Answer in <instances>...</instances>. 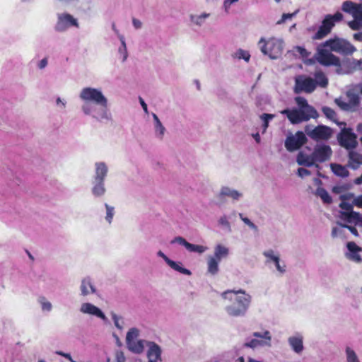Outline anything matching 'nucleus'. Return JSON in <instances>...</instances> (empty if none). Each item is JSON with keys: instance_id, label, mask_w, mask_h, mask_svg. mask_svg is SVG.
Listing matches in <instances>:
<instances>
[{"instance_id": "52", "label": "nucleus", "mask_w": 362, "mask_h": 362, "mask_svg": "<svg viewBox=\"0 0 362 362\" xmlns=\"http://www.w3.org/2000/svg\"><path fill=\"white\" fill-rule=\"evenodd\" d=\"M240 218L243 221V223L247 225L250 228L257 231L258 230L257 226L252 223L248 218L245 217L243 214H239Z\"/></svg>"}, {"instance_id": "48", "label": "nucleus", "mask_w": 362, "mask_h": 362, "mask_svg": "<svg viewBox=\"0 0 362 362\" xmlns=\"http://www.w3.org/2000/svg\"><path fill=\"white\" fill-rule=\"evenodd\" d=\"M121 46L119 47L118 52L122 56V61L124 62L127 58V50L124 37H120Z\"/></svg>"}, {"instance_id": "17", "label": "nucleus", "mask_w": 362, "mask_h": 362, "mask_svg": "<svg viewBox=\"0 0 362 362\" xmlns=\"http://www.w3.org/2000/svg\"><path fill=\"white\" fill-rule=\"evenodd\" d=\"M79 310L83 314L96 317L104 322L107 320V317L101 309L90 303H83L80 306Z\"/></svg>"}, {"instance_id": "3", "label": "nucleus", "mask_w": 362, "mask_h": 362, "mask_svg": "<svg viewBox=\"0 0 362 362\" xmlns=\"http://www.w3.org/2000/svg\"><path fill=\"white\" fill-rule=\"evenodd\" d=\"M223 298L231 303L226 306V312L230 317H243L247 313L252 301V296L243 289L228 290L221 293Z\"/></svg>"}, {"instance_id": "2", "label": "nucleus", "mask_w": 362, "mask_h": 362, "mask_svg": "<svg viewBox=\"0 0 362 362\" xmlns=\"http://www.w3.org/2000/svg\"><path fill=\"white\" fill-rule=\"evenodd\" d=\"M356 50L355 47L349 41L342 38L335 37L329 39L319 45L314 58L322 66L340 67L341 62L339 58L333 54L332 52L343 55H350Z\"/></svg>"}, {"instance_id": "58", "label": "nucleus", "mask_w": 362, "mask_h": 362, "mask_svg": "<svg viewBox=\"0 0 362 362\" xmlns=\"http://www.w3.org/2000/svg\"><path fill=\"white\" fill-rule=\"evenodd\" d=\"M309 175H310V172L305 168H300L298 170V175L300 177H304Z\"/></svg>"}, {"instance_id": "31", "label": "nucleus", "mask_w": 362, "mask_h": 362, "mask_svg": "<svg viewBox=\"0 0 362 362\" xmlns=\"http://www.w3.org/2000/svg\"><path fill=\"white\" fill-rule=\"evenodd\" d=\"M230 254L229 248L222 244H217L214 247V258H216L221 261L222 259H226Z\"/></svg>"}, {"instance_id": "7", "label": "nucleus", "mask_w": 362, "mask_h": 362, "mask_svg": "<svg viewBox=\"0 0 362 362\" xmlns=\"http://www.w3.org/2000/svg\"><path fill=\"white\" fill-rule=\"evenodd\" d=\"M79 28L78 18L67 12L57 13V21L54 27L57 33H62L66 32L69 28Z\"/></svg>"}, {"instance_id": "9", "label": "nucleus", "mask_w": 362, "mask_h": 362, "mask_svg": "<svg viewBox=\"0 0 362 362\" xmlns=\"http://www.w3.org/2000/svg\"><path fill=\"white\" fill-rule=\"evenodd\" d=\"M305 132L310 139L315 141H327L333 134V130L325 125H318L315 127L308 125L305 128Z\"/></svg>"}, {"instance_id": "54", "label": "nucleus", "mask_w": 362, "mask_h": 362, "mask_svg": "<svg viewBox=\"0 0 362 362\" xmlns=\"http://www.w3.org/2000/svg\"><path fill=\"white\" fill-rule=\"evenodd\" d=\"M298 13V11L292 13H284L281 16V18L277 21V24H282L284 22H286L287 20L291 19L293 17H294Z\"/></svg>"}, {"instance_id": "21", "label": "nucleus", "mask_w": 362, "mask_h": 362, "mask_svg": "<svg viewBox=\"0 0 362 362\" xmlns=\"http://www.w3.org/2000/svg\"><path fill=\"white\" fill-rule=\"evenodd\" d=\"M148 349L147 351L148 362H160L161 359V349L153 341L147 342Z\"/></svg>"}, {"instance_id": "51", "label": "nucleus", "mask_w": 362, "mask_h": 362, "mask_svg": "<svg viewBox=\"0 0 362 362\" xmlns=\"http://www.w3.org/2000/svg\"><path fill=\"white\" fill-rule=\"evenodd\" d=\"M57 108L60 111H64L66 108L67 101L64 98L57 97L55 100Z\"/></svg>"}, {"instance_id": "6", "label": "nucleus", "mask_w": 362, "mask_h": 362, "mask_svg": "<svg viewBox=\"0 0 362 362\" xmlns=\"http://www.w3.org/2000/svg\"><path fill=\"white\" fill-rule=\"evenodd\" d=\"M140 330L136 327H132L129 329L126 335V344L127 349L132 353L141 354L144 351L146 341L139 339Z\"/></svg>"}, {"instance_id": "53", "label": "nucleus", "mask_w": 362, "mask_h": 362, "mask_svg": "<svg viewBox=\"0 0 362 362\" xmlns=\"http://www.w3.org/2000/svg\"><path fill=\"white\" fill-rule=\"evenodd\" d=\"M238 1L239 0H223V9L226 13H229L231 6L238 2Z\"/></svg>"}, {"instance_id": "62", "label": "nucleus", "mask_w": 362, "mask_h": 362, "mask_svg": "<svg viewBox=\"0 0 362 362\" xmlns=\"http://www.w3.org/2000/svg\"><path fill=\"white\" fill-rule=\"evenodd\" d=\"M139 103H140V104H141V105L142 107V109L144 111V112L146 114H148V110L147 104L145 103V101L141 97L139 98Z\"/></svg>"}, {"instance_id": "59", "label": "nucleus", "mask_w": 362, "mask_h": 362, "mask_svg": "<svg viewBox=\"0 0 362 362\" xmlns=\"http://www.w3.org/2000/svg\"><path fill=\"white\" fill-rule=\"evenodd\" d=\"M353 204L359 208H362V195L355 197L353 200Z\"/></svg>"}, {"instance_id": "4", "label": "nucleus", "mask_w": 362, "mask_h": 362, "mask_svg": "<svg viewBox=\"0 0 362 362\" xmlns=\"http://www.w3.org/2000/svg\"><path fill=\"white\" fill-rule=\"evenodd\" d=\"M284 40L276 37H272L267 40L261 37L258 42V47L261 52L271 59L280 58L284 52Z\"/></svg>"}, {"instance_id": "33", "label": "nucleus", "mask_w": 362, "mask_h": 362, "mask_svg": "<svg viewBox=\"0 0 362 362\" xmlns=\"http://www.w3.org/2000/svg\"><path fill=\"white\" fill-rule=\"evenodd\" d=\"M361 164H362V155L351 151L349 153V166L352 169H357Z\"/></svg>"}, {"instance_id": "22", "label": "nucleus", "mask_w": 362, "mask_h": 362, "mask_svg": "<svg viewBox=\"0 0 362 362\" xmlns=\"http://www.w3.org/2000/svg\"><path fill=\"white\" fill-rule=\"evenodd\" d=\"M219 196L221 197H228L233 202H238L243 197V193L232 187L223 186L220 189Z\"/></svg>"}, {"instance_id": "19", "label": "nucleus", "mask_w": 362, "mask_h": 362, "mask_svg": "<svg viewBox=\"0 0 362 362\" xmlns=\"http://www.w3.org/2000/svg\"><path fill=\"white\" fill-rule=\"evenodd\" d=\"M79 290L80 295L83 297L97 294L98 293V290L92 279L89 276L84 277L81 279Z\"/></svg>"}, {"instance_id": "45", "label": "nucleus", "mask_w": 362, "mask_h": 362, "mask_svg": "<svg viewBox=\"0 0 362 362\" xmlns=\"http://www.w3.org/2000/svg\"><path fill=\"white\" fill-rule=\"evenodd\" d=\"M105 207L106 209L105 221L111 224L115 215V207L107 204H105Z\"/></svg>"}, {"instance_id": "40", "label": "nucleus", "mask_w": 362, "mask_h": 362, "mask_svg": "<svg viewBox=\"0 0 362 362\" xmlns=\"http://www.w3.org/2000/svg\"><path fill=\"white\" fill-rule=\"evenodd\" d=\"M354 197V194H345V195H341L340 197L341 199L343 200V202H341L339 204V207L344 210V211H353V203L352 204H349V202H344V200L346 199H349L351 198H353Z\"/></svg>"}, {"instance_id": "8", "label": "nucleus", "mask_w": 362, "mask_h": 362, "mask_svg": "<svg viewBox=\"0 0 362 362\" xmlns=\"http://www.w3.org/2000/svg\"><path fill=\"white\" fill-rule=\"evenodd\" d=\"M343 15L340 12H337L334 15H327L323 19L318 30L313 37L314 40H320L330 33L335 23L342 20Z\"/></svg>"}, {"instance_id": "23", "label": "nucleus", "mask_w": 362, "mask_h": 362, "mask_svg": "<svg viewBox=\"0 0 362 362\" xmlns=\"http://www.w3.org/2000/svg\"><path fill=\"white\" fill-rule=\"evenodd\" d=\"M288 342L296 354H300L303 350V337L301 334L297 333L296 334L290 337L288 339Z\"/></svg>"}, {"instance_id": "10", "label": "nucleus", "mask_w": 362, "mask_h": 362, "mask_svg": "<svg viewBox=\"0 0 362 362\" xmlns=\"http://www.w3.org/2000/svg\"><path fill=\"white\" fill-rule=\"evenodd\" d=\"M339 127H344L337 136V140L342 147L346 149L354 148L357 145L356 136L351 128H346L344 122H337Z\"/></svg>"}, {"instance_id": "30", "label": "nucleus", "mask_w": 362, "mask_h": 362, "mask_svg": "<svg viewBox=\"0 0 362 362\" xmlns=\"http://www.w3.org/2000/svg\"><path fill=\"white\" fill-rule=\"evenodd\" d=\"M298 110L303 122L308 121L310 118H316L318 116L317 112L310 105Z\"/></svg>"}, {"instance_id": "1", "label": "nucleus", "mask_w": 362, "mask_h": 362, "mask_svg": "<svg viewBox=\"0 0 362 362\" xmlns=\"http://www.w3.org/2000/svg\"><path fill=\"white\" fill-rule=\"evenodd\" d=\"M78 98L83 103L81 110L98 122L110 121L112 115L108 110V100L100 88L86 86L81 88Z\"/></svg>"}, {"instance_id": "39", "label": "nucleus", "mask_w": 362, "mask_h": 362, "mask_svg": "<svg viewBox=\"0 0 362 362\" xmlns=\"http://www.w3.org/2000/svg\"><path fill=\"white\" fill-rule=\"evenodd\" d=\"M244 346L247 347V348H251V349H255L257 347H263V346L270 347L271 345L267 344L266 341L264 342L261 339H258L255 338V339H251L249 341L245 342L244 344Z\"/></svg>"}, {"instance_id": "28", "label": "nucleus", "mask_w": 362, "mask_h": 362, "mask_svg": "<svg viewBox=\"0 0 362 362\" xmlns=\"http://www.w3.org/2000/svg\"><path fill=\"white\" fill-rule=\"evenodd\" d=\"M296 162L298 165L306 167H311L315 163L313 156V153L310 155H307L302 151L298 153L296 158Z\"/></svg>"}, {"instance_id": "50", "label": "nucleus", "mask_w": 362, "mask_h": 362, "mask_svg": "<svg viewBox=\"0 0 362 362\" xmlns=\"http://www.w3.org/2000/svg\"><path fill=\"white\" fill-rule=\"evenodd\" d=\"M111 315H112V318L114 322L115 326L120 330L122 329L124 327L123 319L121 317L116 315L115 313H112Z\"/></svg>"}, {"instance_id": "35", "label": "nucleus", "mask_w": 362, "mask_h": 362, "mask_svg": "<svg viewBox=\"0 0 362 362\" xmlns=\"http://www.w3.org/2000/svg\"><path fill=\"white\" fill-rule=\"evenodd\" d=\"M331 169L334 175L341 177H346L349 174L347 168L339 164H331Z\"/></svg>"}, {"instance_id": "64", "label": "nucleus", "mask_w": 362, "mask_h": 362, "mask_svg": "<svg viewBox=\"0 0 362 362\" xmlns=\"http://www.w3.org/2000/svg\"><path fill=\"white\" fill-rule=\"evenodd\" d=\"M346 228L350 230V232L355 236H358V233L356 228L346 225Z\"/></svg>"}, {"instance_id": "32", "label": "nucleus", "mask_w": 362, "mask_h": 362, "mask_svg": "<svg viewBox=\"0 0 362 362\" xmlns=\"http://www.w3.org/2000/svg\"><path fill=\"white\" fill-rule=\"evenodd\" d=\"M221 261L210 255L207 258V272L211 275H216L219 271V263Z\"/></svg>"}, {"instance_id": "49", "label": "nucleus", "mask_w": 362, "mask_h": 362, "mask_svg": "<svg viewBox=\"0 0 362 362\" xmlns=\"http://www.w3.org/2000/svg\"><path fill=\"white\" fill-rule=\"evenodd\" d=\"M327 118L337 122L336 112L329 107H323L322 109Z\"/></svg>"}, {"instance_id": "5", "label": "nucleus", "mask_w": 362, "mask_h": 362, "mask_svg": "<svg viewBox=\"0 0 362 362\" xmlns=\"http://www.w3.org/2000/svg\"><path fill=\"white\" fill-rule=\"evenodd\" d=\"M343 11L351 14L354 20L349 22V26L354 30L362 28V3L356 4L351 1H346L341 7Z\"/></svg>"}, {"instance_id": "20", "label": "nucleus", "mask_w": 362, "mask_h": 362, "mask_svg": "<svg viewBox=\"0 0 362 362\" xmlns=\"http://www.w3.org/2000/svg\"><path fill=\"white\" fill-rule=\"evenodd\" d=\"M157 256L161 257L165 262V263L175 271L187 276L192 274V272L189 269H185L182 267V264L181 262H175L170 259L161 250L157 252Z\"/></svg>"}, {"instance_id": "41", "label": "nucleus", "mask_w": 362, "mask_h": 362, "mask_svg": "<svg viewBox=\"0 0 362 362\" xmlns=\"http://www.w3.org/2000/svg\"><path fill=\"white\" fill-rule=\"evenodd\" d=\"M359 213L354 211L341 212L340 218L349 223L354 222L356 217H358Z\"/></svg>"}, {"instance_id": "16", "label": "nucleus", "mask_w": 362, "mask_h": 362, "mask_svg": "<svg viewBox=\"0 0 362 362\" xmlns=\"http://www.w3.org/2000/svg\"><path fill=\"white\" fill-rule=\"evenodd\" d=\"M362 248L358 246L354 242H349L346 244V251L344 253L346 258L355 263H361L362 257L361 252Z\"/></svg>"}, {"instance_id": "43", "label": "nucleus", "mask_w": 362, "mask_h": 362, "mask_svg": "<svg viewBox=\"0 0 362 362\" xmlns=\"http://www.w3.org/2000/svg\"><path fill=\"white\" fill-rule=\"evenodd\" d=\"M345 353L347 362H360L356 352L351 347L346 346Z\"/></svg>"}, {"instance_id": "15", "label": "nucleus", "mask_w": 362, "mask_h": 362, "mask_svg": "<svg viewBox=\"0 0 362 362\" xmlns=\"http://www.w3.org/2000/svg\"><path fill=\"white\" fill-rule=\"evenodd\" d=\"M332 154V151L330 146L326 144H317L313 151L315 163H323L328 160Z\"/></svg>"}, {"instance_id": "57", "label": "nucleus", "mask_w": 362, "mask_h": 362, "mask_svg": "<svg viewBox=\"0 0 362 362\" xmlns=\"http://www.w3.org/2000/svg\"><path fill=\"white\" fill-rule=\"evenodd\" d=\"M115 357H116V361L117 362H125V361H126L124 354L121 351H117L116 352Z\"/></svg>"}, {"instance_id": "18", "label": "nucleus", "mask_w": 362, "mask_h": 362, "mask_svg": "<svg viewBox=\"0 0 362 362\" xmlns=\"http://www.w3.org/2000/svg\"><path fill=\"white\" fill-rule=\"evenodd\" d=\"M170 243H177L184 246L189 252H196L198 254H202L208 250V247L206 246L189 243L181 236L175 237L173 240H171Z\"/></svg>"}, {"instance_id": "61", "label": "nucleus", "mask_w": 362, "mask_h": 362, "mask_svg": "<svg viewBox=\"0 0 362 362\" xmlns=\"http://www.w3.org/2000/svg\"><path fill=\"white\" fill-rule=\"evenodd\" d=\"M47 59L44 58L39 62L37 66L40 69H43L47 66Z\"/></svg>"}, {"instance_id": "47", "label": "nucleus", "mask_w": 362, "mask_h": 362, "mask_svg": "<svg viewBox=\"0 0 362 362\" xmlns=\"http://www.w3.org/2000/svg\"><path fill=\"white\" fill-rule=\"evenodd\" d=\"M235 57L238 59H244L245 62H248L250 59V54L248 51L239 49L235 53Z\"/></svg>"}, {"instance_id": "56", "label": "nucleus", "mask_w": 362, "mask_h": 362, "mask_svg": "<svg viewBox=\"0 0 362 362\" xmlns=\"http://www.w3.org/2000/svg\"><path fill=\"white\" fill-rule=\"evenodd\" d=\"M295 49L302 57H308L310 54L304 47L300 46L296 47Z\"/></svg>"}, {"instance_id": "29", "label": "nucleus", "mask_w": 362, "mask_h": 362, "mask_svg": "<svg viewBox=\"0 0 362 362\" xmlns=\"http://www.w3.org/2000/svg\"><path fill=\"white\" fill-rule=\"evenodd\" d=\"M91 192H92L93 195L95 197H103L106 192L105 181L93 180Z\"/></svg>"}, {"instance_id": "44", "label": "nucleus", "mask_w": 362, "mask_h": 362, "mask_svg": "<svg viewBox=\"0 0 362 362\" xmlns=\"http://www.w3.org/2000/svg\"><path fill=\"white\" fill-rule=\"evenodd\" d=\"M218 224L228 232L231 231V226L226 215H222L218 219Z\"/></svg>"}, {"instance_id": "12", "label": "nucleus", "mask_w": 362, "mask_h": 362, "mask_svg": "<svg viewBox=\"0 0 362 362\" xmlns=\"http://www.w3.org/2000/svg\"><path fill=\"white\" fill-rule=\"evenodd\" d=\"M316 88V83L311 77L299 75L295 78L294 91L296 93L305 92L306 93H313Z\"/></svg>"}, {"instance_id": "55", "label": "nucleus", "mask_w": 362, "mask_h": 362, "mask_svg": "<svg viewBox=\"0 0 362 362\" xmlns=\"http://www.w3.org/2000/svg\"><path fill=\"white\" fill-rule=\"evenodd\" d=\"M295 101H296V104L298 105V106L299 107V108H303V107H305L306 106L309 105L306 99L303 97H296L295 98Z\"/></svg>"}, {"instance_id": "46", "label": "nucleus", "mask_w": 362, "mask_h": 362, "mask_svg": "<svg viewBox=\"0 0 362 362\" xmlns=\"http://www.w3.org/2000/svg\"><path fill=\"white\" fill-rule=\"evenodd\" d=\"M274 117V115L272 114H268V113H264L260 116L261 119L263 121L262 124V133L264 134L266 132L268 127H269V122L272 120Z\"/></svg>"}, {"instance_id": "11", "label": "nucleus", "mask_w": 362, "mask_h": 362, "mask_svg": "<svg viewBox=\"0 0 362 362\" xmlns=\"http://www.w3.org/2000/svg\"><path fill=\"white\" fill-rule=\"evenodd\" d=\"M262 255L266 258L265 264L267 265L274 264L279 275H284L286 272V263L281 259L279 252L269 249L264 251Z\"/></svg>"}, {"instance_id": "37", "label": "nucleus", "mask_w": 362, "mask_h": 362, "mask_svg": "<svg viewBox=\"0 0 362 362\" xmlns=\"http://www.w3.org/2000/svg\"><path fill=\"white\" fill-rule=\"evenodd\" d=\"M344 228H346V225L338 222L337 226L333 227L332 229V237L333 238L338 237L344 238L345 236Z\"/></svg>"}, {"instance_id": "24", "label": "nucleus", "mask_w": 362, "mask_h": 362, "mask_svg": "<svg viewBox=\"0 0 362 362\" xmlns=\"http://www.w3.org/2000/svg\"><path fill=\"white\" fill-rule=\"evenodd\" d=\"M95 166L94 180H105L108 173V167L105 162H96Z\"/></svg>"}, {"instance_id": "26", "label": "nucleus", "mask_w": 362, "mask_h": 362, "mask_svg": "<svg viewBox=\"0 0 362 362\" xmlns=\"http://www.w3.org/2000/svg\"><path fill=\"white\" fill-rule=\"evenodd\" d=\"M210 13H202L200 14L191 13L189 15V23L192 26L202 27L206 19L209 18Z\"/></svg>"}, {"instance_id": "60", "label": "nucleus", "mask_w": 362, "mask_h": 362, "mask_svg": "<svg viewBox=\"0 0 362 362\" xmlns=\"http://www.w3.org/2000/svg\"><path fill=\"white\" fill-rule=\"evenodd\" d=\"M132 24L136 29H140L142 27L141 21L137 18L132 19Z\"/></svg>"}, {"instance_id": "25", "label": "nucleus", "mask_w": 362, "mask_h": 362, "mask_svg": "<svg viewBox=\"0 0 362 362\" xmlns=\"http://www.w3.org/2000/svg\"><path fill=\"white\" fill-rule=\"evenodd\" d=\"M152 117L153 119V129L155 136L159 140H163L166 132V129L163 126V124H162L156 114L153 112Z\"/></svg>"}, {"instance_id": "42", "label": "nucleus", "mask_w": 362, "mask_h": 362, "mask_svg": "<svg viewBox=\"0 0 362 362\" xmlns=\"http://www.w3.org/2000/svg\"><path fill=\"white\" fill-rule=\"evenodd\" d=\"M316 195L320 197L325 204H330L332 202L331 197L324 188H317L316 190Z\"/></svg>"}, {"instance_id": "34", "label": "nucleus", "mask_w": 362, "mask_h": 362, "mask_svg": "<svg viewBox=\"0 0 362 362\" xmlns=\"http://www.w3.org/2000/svg\"><path fill=\"white\" fill-rule=\"evenodd\" d=\"M316 87L326 88L328 85V78L322 71H317L314 74Z\"/></svg>"}, {"instance_id": "27", "label": "nucleus", "mask_w": 362, "mask_h": 362, "mask_svg": "<svg viewBox=\"0 0 362 362\" xmlns=\"http://www.w3.org/2000/svg\"><path fill=\"white\" fill-rule=\"evenodd\" d=\"M281 114L286 115L291 124H299L303 122L298 109H285L281 110Z\"/></svg>"}, {"instance_id": "63", "label": "nucleus", "mask_w": 362, "mask_h": 362, "mask_svg": "<svg viewBox=\"0 0 362 362\" xmlns=\"http://www.w3.org/2000/svg\"><path fill=\"white\" fill-rule=\"evenodd\" d=\"M112 29L115 33V35L117 36L119 40L120 39V37H124L122 34H120L119 30L117 28L116 25L115 23H112L111 25Z\"/></svg>"}, {"instance_id": "36", "label": "nucleus", "mask_w": 362, "mask_h": 362, "mask_svg": "<svg viewBox=\"0 0 362 362\" xmlns=\"http://www.w3.org/2000/svg\"><path fill=\"white\" fill-rule=\"evenodd\" d=\"M37 303L40 304L42 312L50 313L52 310V303L45 296H40L37 298Z\"/></svg>"}, {"instance_id": "14", "label": "nucleus", "mask_w": 362, "mask_h": 362, "mask_svg": "<svg viewBox=\"0 0 362 362\" xmlns=\"http://www.w3.org/2000/svg\"><path fill=\"white\" fill-rule=\"evenodd\" d=\"M307 141V138L303 132L289 134L285 140V148L289 152L298 150Z\"/></svg>"}, {"instance_id": "13", "label": "nucleus", "mask_w": 362, "mask_h": 362, "mask_svg": "<svg viewBox=\"0 0 362 362\" xmlns=\"http://www.w3.org/2000/svg\"><path fill=\"white\" fill-rule=\"evenodd\" d=\"M347 101L341 98H336L335 103L343 110L356 111L359 105V97L353 90H349L346 93Z\"/></svg>"}, {"instance_id": "38", "label": "nucleus", "mask_w": 362, "mask_h": 362, "mask_svg": "<svg viewBox=\"0 0 362 362\" xmlns=\"http://www.w3.org/2000/svg\"><path fill=\"white\" fill-rule=\"evenodd\" d=\"M252 336L258 339H261L264 342L272 346V335L268 330H265L263 332H255L252 333Z\"/></svg>"}]
</instances>
